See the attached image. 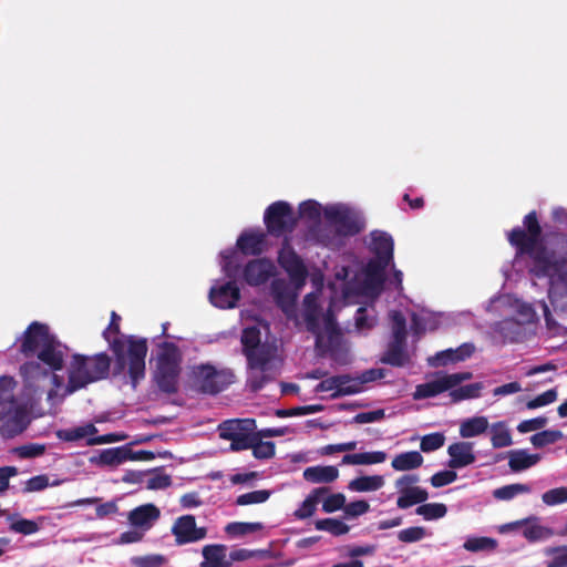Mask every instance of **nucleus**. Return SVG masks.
Wrapping results in <instances>:
<instances>
[{"label": "nucleus", "instance_id": "nucleus-23", "mask_svg": "<svg viewBox=\"0 0 567 567\" xmlns=\"http://www.w3.org/2000/svg\"><path fill=\"white\" fill-rule=\"evenodd\" d=\"M447 454L450 456L447 463L450 468H463L476 461L474 443L472 442H455L447 447Z\"/></svg>", "mask_w": 567, "mask_h": 567}, {"label": "nucleus", "instance_id": "nucleus-59", "mask_svg": "<svg viewBox=\"0 0 567 567\" xmlns=\"http://www.w3.org/2000/svg\"><path fill=\"white\" fill-rule=\"evenodd\" d=\"M171 484V477L163 473H154L146 481V487L148 489H164Z\"/></svg>", "mask_w": 567, "mask_h": 567}, {"label": "nucleus", "instance_id": "nucleus-36", "mask_svg": "<svg viewBox=\"0 0 567 567\" xmlns=\"http://www.w3.org/2000/svg\"><path fill=\"white\" fill-rule=\"evenodd\" d=\"M489 429V423L485 416H472L460 422V436L462 439H472L484 434Z\"/></svg>", "mask_w": 567, "mask_h": 567}, {"label": "nucleus", "instance_id": "nucleus-31", "mask_svg": "<svg viewBox=\"0 0 567 567\" xmlns=\"http://www.w3.org/2000/svg\"><path fill=\"white\" fill-rule=\"evenodd\" d=\"M385 485L383 475H362L348 483V489L354 493H371L381 489Z\"/></svg>", "mask_w": 567, "mask_h": 567}, {"label": "nucleus", "instance_id": "nucleus-2", "mask_svg": "<svg viewBox=\"0 0 567 567\" xmlns=\"http://www.w3.org/2000/svg\"><path fill=\"white\" fill-rule=\"evenodd\" d=\"M524 225L527 231L515 228L508 234L509 243L517 248V255L527 254L530 259V272L536 277L549 279V297L567 296V237L557 236L555 248L548 250L540 241V227L536 214L529 213Z\"/></svg>", "mask_w": 567, "mask_h": 567}, {"label": "nucleus", "instance_id": "nucleus-34", "mask_svg": "<svg viewBox=\"0 0 567 567\" xmlns=\"http://www.w3.org/2000/svg\"><path fill=\"white\" fill-rule=\"evenodd\" d=\"M388 454L383 451H371L346 454L341 460V465H374L386 461Z\"/></svg>", "mask_w": 567, "mask_h": 567}, {"label": "nucleus", "instance_id": "nucleus-56", "mask_svg": "<svg viewBox=\"0 0 567 567\" xmlns=\"http://www.w3.org/2000/svg\"><path fill=\"white\" fill-rule=\"evenodd\" d=\"M546 555L553 557L547 561V567H567V546L549 548Z\"/></svg>", "mask_w": 567, "mask_h": 567}, {"label": "nucleus", "instance_id": "nucleus-29", "mask_svg": "<svg viewBox=\"0 0 567 567\" xmlns=\"http://www.w3.org/2000/svg\"><path fill=\"white\" fill-rule=\"evenodd\" d=\"M473 352L474 346L464 343L456 349H447L436 353V355L430 360V363L432 365H445L451 362L463 361L470 358Z\"/></svg>", "mask_w": 567, "mask_h": 567}, {"label": "nucleus", "instance_id": "nucleus-48", "mask_svg": "<svg viewBox=\"0 0 567 567\" xmlns=\"http://www.w3.org/2000/svg\"><path fill=\"white\" fill-rule=\"evenodd\" d=\"M270 491L267 489H258L249 493L241 494L237 497L236 504L240 506L251 505V504H261L268 501L270 497Z\"/></svg>", "mask_w": 567, "mask_h": 567}, {"label": "nucleus", "instance_id": "nucleus-39", "mask_svg": "<svg viewBox=\"0 0 567 567\" xmlns=\"http://www.w3.org/2000/svg\"><path fill=\"white\" fill-rule=\"evenodd\" d=\"M9 529L12 533L21 534L24 536L33 535L41 528V524L35 520L22 518L18 515L8 516Z\"/></svg>", "mask_w": 567, "mask_h": 567}, {"label": "nucleus", "instance_id": "nucleus-49", "mask_svg": "<svg viewBox=\"0 0 567 567\" xmlns=\"http://www.w3.org/2000/svg\"><path fill=\"white\" fill-rule=\"evenodd\" d=\"M563 437L560 431L545 430L534 434L530 437V442L535 447H543L553 444Z\"/></svg>", "mask_w": 567, "mask_h": 567}, {"label": "nucleus", "instance_id": "nucleus-37", "mask_svg": "<svg viewBox=\"0 0 567 567\" xmlns=\"http://www.w3.org/2000/svg\"><path fill=\"white\" fill-rule=\"evenodd\" d=\"M424 462L422 454L417 451L403 452L395 455L391 462L394 471L406 472L419 468Z\"/></svg>", "mask_w": 567, "mask_h": 567}, {"label": "nucleus", "instance_id": "nucleus-62", "mask_svg": "<svg viewBox=\"0 0 567 567\" xmlns=\"http://www.w3.org/2000/svg\"><path fill=\"white\" fill-rule=\"evenodd\" d=\"M134 564L138 567H159L166 561L162 555H147L143 557H136L133 559Z\"/></svg>", "mask_w": 567, "mask_h": 567}, {"label": "nucleus", "instance_id": "nucleus-54", "mask_svg": "<svg viewBox=\"0 0 567 567\" xmlns=\"http://www.w3.org/2000/svg\"><path fill=\"white\" fill-rule=\"evenodd\" d=\"M346 496L342 493L328 495L322 503V511L324 513H334L339 509L344 511Z\"/></svg>", "mask_w": 567, "mask_h": 567}, {"label": "nucleus", "instance_id": "nucleus-16", "mask_svg": "<svg viewBox=\"0 0 567 567\" xmlns=\"http://www.w3.org/2000/svg\"><path fill=\"white\" fill-rule=\"evenodd\" d=\"M264 220L270 234L280 236L293 230L297 218L291 206L280 200L266 209Z\"/></svg>", "mask_w": 567, "mask_h": 567}, {"label": "nucleus", "instance_id": "nucleus-21", "mask_svg": "<svg viewBox=\"0 0 567 567\" xmlns=\"http://www.w3.org/2000/svg\"><path fill=\"white\" fill-rule=\"evenodd\" d=\"M240 299V291L233 281L216 284L209 290L210 302L220 309L235 308Z\"/></svg>", "mask_w": 567, "mask_h": 567}, {"label": "nucleus", "instance_id": "nucleus-4", "mask_svg": "<svg viewBox=\"0 0 567 567\" xmlns=\"http://www.w3.org/2000/svg\"><path fill=\"white\" fill-rule=\"evenodd\" d=\"M299 214L301 218L311 223L319 221L321 215H324L328 224L311 231V237L323 246L337 245L340 234L347 235L358 231L353 220V212L342 204H332L322 208L318 202L309 199L300 204Z\"/></svg>", "mask_w": 567, "mask_h": 567}, {"label": "nucleus", "instance_id": "nucleus-41", "mask_svg": "<svg viewBox=\"0 0 567 567\" xmlns=\"http://www.w3.org/2000/svg\"><path fill=\"white\" fill-rule=\"evenodd\" d=\"M530 492V485L523 483H514L494 489L493 496L499 501H511L518 495L528 494Z\"/></svg>", "mask_w": 567, "mask_h": 567}, {"label": "nucleus", "instance_id": "nucleus-60", "mask_svg": "<svg viewBox=\"0 0 567 567\" xmlns=\"http://www.w3.org/2000/svg\"><path fill=\"white\" fill-rule=\"evenodd\" d=\"M456 478H457V474L454 471H450V470L440 471L431 477V484L434 487H442V486H445V485H449V484L455 482Z\"/></svg>", "mask_w": 567, "mask_h": 567}, {"label": "nucleus", "instance_id": "nucleus-14", "mask_svg": "<svg viewBox=\"0 0 567 567\" xmlns=\"http://www.w3.org/2000/svg\"><path fill=\"white\" fill-rule=\"evenodd\" d=\"M97 429L92 423H85L56 431V437L64 442H84L86 445H100L121 442L127 439L125 434L110 433L96 435Z\"/></svg>", "mask_w": 567, "mask_h": 567}, {"label": "nucleus", "instance_id": "nucleus-30", "mask_svg": "<svg viewBox=\"0 0 567 567\" xmlns=\"http://www.w3.org/2000/svg\"><path fill=\"white\" fill-rule=\"evenodd\" d=\"M302 476L313 484L331 483L339 477V470L333 465L310 466L303 471Z\"/></svg>", "mask_w": 567, "mask_h": 567}, {"label": "nucleus", "instance_id": "nucleus-7", "mask_svg": "<svg viewBox=\"0 0 567 567\" xmlns=\"http://www.w3.org/2000/svg\"><path fill=\"white\" fill-rule=\"evenodd\" d=\"M118 321L120 317L112 312L110 326L103 334L113 349L117 364L122 370L127 369L132 383L135 386L137 381L144 378L145 373L146 341L127 336L117 337Z\"/></svg>", "mask_w": 567, "mask_h": 567}, {"label": "nucleus", "instance_id": "nucleus-45", "mask_svg": "<svg viewBox=\"0 0 567 567\" xmlns=\"http://www.w3.org/2000/svg\"><path fill=\"white\" fill-rule=\"evenodd\" d=\"M249 449L252 450V454L256 458H270L275 454V444L272 442L261 441L257 433L252 435Z\"/></svg>", "mask_w": 567, "mask_h": 567}, {"label": "nucleus", "instance_id": "nucleus-63", "mask_svg": "<svg viewBox=\"0 0 567 567\" xmlns=\"http://www.w3.org/2000/svg\"><path fill=\"white\" fill-rule=\"evenodd\" d=\"M547 424L546 417H535L523 421L518 424L517 431L519 433H528L543 429Z\"/></svg>", "mask_w": 567, "mask_h": 567}, {"label": "nucleus", "instance_id": "nucleus-50", "mask_svg": "<svg viewBox=\"0 0 567 567\" xmlns=\"http://www.w3.org/2000/svg\"><path fill=\"white\" fill-rule=\"evenodd\" d=\"M542 501L547 506H556L567 503V487L560 486L543 493Z\"/></svg>", "mask_w": 567, "mask_h": 567}, {"label": "nucleus", "instance_id": "nucleus-18", "mask_svg": "<svg viewBox=\"0 0 567 567\" xmlns=\"http://www.w3.org/2000/svg\"><path fill=\"white\" fill-rule=\"evenodd\" d=\"M419 480V476L415 474H406L395 481V487L399 492L396 501L399 508H409L429 498V493L424 488L415 485Z\"/></svg>", "mask_w": 567, "mask_h": 567}, {"label": "nucleus", "instance_id": "nucleus-20", "mask_svg": "<svg viewBox=\"0 0 567 567\" xmlns=\"http://www.w3.org/2000/svg\"><path fill=\"white\" fill-rule=\"evenodd\" d=\"M317 393H329L331 398L350 395L360 392L359 382L352 381L349 375L330 377L322 380L315 389Z\"/></svg>", "mask_w": 567, "mask_h": 567}, {"label": "nucleus", "instance_id": "nucleus-17", "mask_svg": "<svg viewBox=\"0 0 567 567\" xmlns=\"http://www.w3.org/2000/svg\"><path fill=\"white\" fill-rule=\"evenodd\" d=\"M390 318L392 322L393 340L384 353L382 361L392 365L402 367L408 362V355L404 349L405 319L399 311H392Z\"/></svg>", "mask_w": 567, "mask_h": 567}, {"label": "nucleus", "instance_id": "nucleus-24", "mask_svg": "<svg viewBox=\"0 0 567 567\" xmlns=\"http://www.w3.org/2000/svg\"><path fill=\"white\" fill-rule=\"evenodd\" d=\"M161 516L159 509L154 504H144L128 513V522L133 527L145 533L150 530Z\"/></svg>", "mask_w": 567, "mask_h": 567}, {"label": "nucleus", "instance_id": "nucleus-33", "mask_svg": "<svg viewBox=\"0 0 567 567\" xmlns=\"http://www.w3.org/2000/svg\"><path fill=\"white\" fill-rule=\"evenodd\" d=\"M241 342L247 357L250 352L259 350H264V355H270L272 354V351H275V354H277V348L270 346H259L260 330L255 326L246 327L244 329Z\"/></svg>", "mask_w": 567, "mask_h": 567}, {"label": "nucleus", "instance_id": "nucleus-12", "mask_svg": "<svg viewBox=\"0 0 567 567\" xmlns=\"http://www.w3.org/2000/svg\"><path fill=\"white\" fill-rule=\"evenodd\" d=\"M194 385L205 393H218L233 383L234 374L228 369L212 364H198L192 370Z\"/></svg>", "mask_w": 567, "mask_h": 567}, {"label": "nucleus", "instance_id": "nucleus-5", "mask_svg": "<svg viewBox=\"0 0 567 567\" xmlns=\"http://www.w3.org/2000/svg\"><path fill=\"white\" fill-rule=\"evenodd\" d=\"M109 368L110 359L104 353L92 357L74 355L68 367L69 382L62 394L58 393L62 381L54 373L51 374L49 382L53 384L55 389L48 392V401L52 405L61 403L65 395L86 386L89 383L105 378Z\"/></svg>", "mask_w": 567, "mask_h": 567}, {"label": "nucleus", "instance_id": "nucleus-52", "mask_svg": "<svg viewBox=\"0 0 567 567\" xmlns=\"http://www.w3.org/2000/svg\"><path fill=\"white\" fill-rule=\"evenodd\" d=\"M445 443L443 433H431L421 439L420 449L422 452L429 453L441 449Z\"/></svg>", "mask_w": 567, "mask_h": 567}, {"label": "nucleus", "instance_id": "nucleus-13", "mask_svg": "<svg viewBox=\"0 0 567 567\" xmlns=\"http://www.w3.org/2000/svg\"><path fill=\"white\" fill-rule=\"evenodd\" d=\"M247 359V382L254 391H257L276 375L279 359L275 351L270 355H264V350L250 352Z\"/></svg>", "mask_w": 567, "mask_h": 567}, {"label": "nucleus", "instance_id": "nucleus-57", "mask_svg": "<svg viewBox=\"0 0 567 567\" xmlns=\"http://www.w3.org/2000/svg\"><path fill=\"white\" fill-rule=\"evenodd\" d=\"M370 511V504L364 499H358L346 504L344 514L349 518H355L367 514Z\"/></svg>", "mask_w": 567, "mask_h": 567}, {"label": "nucleus", "instance_id": "nucleus-8", "mask_svg": "<svg viewBox=\"0 0 567 567\" xmlns=\"http://www.w3.org/2000/svg\"><path fill=\"white\" fill-rule=\"evenodd\" d=\"M471 378V372H440L434 374L426 382L416 385L412 395L414 400H423L437 396L444 392H449V395L453 402L475 399L481 395L484 386L481 382L465 385L462 384Z\"/></svg>", "mask_w": 567, "mask_h": 567}, {"label": "nucleus", "instance_id": "nucleus-28", "mask_svg": "<svg viewBox=\"0 0 567 567\" xmlns=\"http://www.w3.org/2000/svg\"><path fill=\"white\" fill-rule=\"evenodd\" d=\"M524 529L523 536L528 542H539L550 538L554 535V530L542 524L540 518L537 516H529L523 519Z\"/></svg>", "mask_w": 567, "mask_h": 567}, {"label": "nucleus", "instance_id": "nucleus-58", "mask_svg": "<svg viewBox=\"0 0 567 567\" xmlns=\"http://www.w3.org/2000/svg\"><path fill=\"white\" fill-rule=\"evenodd\" d=\"M557 399V391L555 389H550L545 391L544 393L537 395L535 399L527 402L528 409H537L540 406L548 405L555 402Z\"/></svg>", "mask_w": 567, "mask_h": 567}, {"label": "nucleus", "instance_id": "nucleus-11", "mask_svg": "<svg viewBox=\"0 0 567 567\" xmlns=\"http://www.w3.org/2000/svg\"><path fill=\"white\" fill-rule=\"evenodd\" d=\"M181 353L173 343H163L157 352L155 380L158 386L166 392L175 390L179 373Z\"/></svg>", "mask_w": 567, "mask_h": 567}, {"label": "nucleus", "instance_id": "nucleus-47", "mask_svg": "<svg viewBox=\"0 0 567 567\" xmlns=\"http://www.w3.org/2000/svg\"><path fill=\"white\" fill-rule=\"evenodd\" d=\"M220 267L225 275L233 279L237 275L238 254L235 250H225L220 254Z\"/></svg>", "mask_w": 567, "mask_h": 567}, {"label": "nucleus", "instance_id": "nucleus-55", "mask_svg": "<svg viewBox=\"0 0 567 567\" xmlns=\"http://www.w3.org/2000/svg\"><path fill=\"white\" fill-rule=\"evenodd\" d=\"M384 377H385V371L383 369L373 368V369L367 370V371L362 372L360 375H358L355 378H351V379H352V381H355V383L359 382L360 392H361V391H363V389H364L363 385L365 383L381 380Z\"/></svg>", "mask_w": 567, "mask_h": 567}, {"label": "nucleus", "instance_id": "nucleus-6", "mask_svg": "<svg viewBox=\"0 0 567 567\" xmlns=\"http://www.w3.org/2000/svg\"><path fill=\"white\" fill-rule=\"evenodd\" d=\"M279 265L287 271L290 284L285 280H275L271 286L272 295L278 306L288 318L297 319L296 300L307 278V269L301 258L288 243L279 251Z\"/></svg>", "mask_w": 567, "mask_h": 567}, {"label": "nucleus", "instance_id": "nucleus-51", "mask_svg": "<svg viewBox=\"0 0 567 567\" xmlns=\"http://www.w3.org/2000/svg\"><path fill=\"white\" fill-rule=\"evenodd\" d=\"M431 534L426 528L421 526L409 527L398 533V538L402 543H415L430 536Z\"/></svg>", "mask_w": 567, "mask_h": 567}, {"label": "nucleus", "instance_id": "nucleus-9", "mask_svg": "<svg viewBox=\"0 0 567 567\" xmlns=\"http://www.w3.org/2000/svg\"><path fill=\"white\" fill-rule=\"evenodd\" d=\"M16 382L10 377L0 378V420L2 433L6 436H14L21 433L28 421L29 401H19L13 395Z\"/></svg>", "mask_w": 567, "mask_h": 567}, {"label": "nucleus", "instance_id": "nucleus-53", "mask_svg": "<svg viewBox=\"0 0 567 567\" xmlns=\"http://www.w3.org/2000/svg\"><path fill=\"white\" fill-rule=\"evenodd\" d=\"M463 546L468 551H480L495 548L496 542L488 537H471L464 543Z\"/></svg>", "mask_w": 567, "mask_h": 567}, {"label": "nucleus", "instance_id": "nucleus-38", "mask_svg": "<svg viewBox=\"0 0 567 567\" xmlns=\"http://www.w3.org/2000/svg\"><path fill=\"white\" fill-rule=\"evenodd\" d=\"M327 493V488L319 487L315 488L302 502L300 507L296 509L295 517L298 519H305L313 515L317 505L321 501V497Z\"/></svg>", "mask_w": 567, "mask_h": 567}, {"label": "nucleus", "instance_id": "nucleus-32", "mask_svg": "<svg viewBox=\"0 0 567 567\" xmlns=\"http://www.w3.org/2000/svg\"><path fill=\"white\" fill-rule=\"evenodd\" d=\"M542 460L539 454H532L527 450H513L508 453V466L513 472L528 470Z\"/></svg>", "mask_w": 567, "mask_h": 567}, {"label": "nucleus", "instance_id": "nucleus-19", "mask_svg": "<svg viewBox=\"0 0 567 567\" xmlns=\"http://www.w3.org/2000/svg\"><path fill=\"white\" fill-rule=\"evenodd\" d=\"M171 532L178 546L197 543L207 536V528L198 527L193 515H183L176 518Z\"/></svg>", "mask_w": 567, "mask_h": 567}, {"label": "nucleus", "instance_id": "nucleus-10", "mask_svg": "<svg viewBox=\"0 0 567 567\" xmlns=\"http://www.w3.org/2000/svg\"><path fill=\"white\" fill-rule=\"evenodd\" d=\"M535 322V311L528 305H519L516 318L497 322L493 328L494 339L501 342H516L532 331Z\"/></svg>", "mask_w": 567, "mask_h": 567}, {"label": "nucleus", "instance_id": "nucleus-3", "mask_svg": "<svg viewBox=\"0 0 567 567\" xmlns=\"http://www.w3.org/2000/svg\"><path fill=\"white\" fill-rule=\"evenodd\" d=\"M21 351L25 357L38 359L21 367L25 390L31 394L49 381L53 371L62 368L64 353L62 346L50 333L48 326L39 322L31 323L24 332Z\"/></svg>", "mask_w": 567, "mask_h": 567}, {"label": "nucleus", "instance_id": "nucleus-25", "mask_svg": "<svg viewBox=\"0 0 567 567\" xmlns=\"http://www.w3.org/2000/svg\"><path fill=\"white\" fill-rule=\"evenodd\" d=\"M450 315L434 313L427 309H422L412 316V329L415 333L435 330L446 323Z\"/></svg>", "mask_w": 567, "mask_h": 567}, {"label": "nucleus", "instance_id": "nucleus-40", "mask_svg": "<svg viewBox=\"0 0 567 567\" xmlns=\"http://www.w3.org/2000/svg\"><path fill=\"white\" fill-rule=\"evenodd\" d=\"M491 442L494 449L507 447L513 444L512 435L504 422L491 426Z\"/></svg>", "mask_w": 567, "mask_h": 567}, {"label": "nucleus", "instance_id": "nucleus-26", "mask_svg": "<svg viewBox=\"0 0 567 567\" xmlns=\"http://www.w3.org/2000/svg\"><path fill=\"white\" fill-rule=\"evenodd\" d=\"M202 555L204 560L200 563V567H230L226 545H206L202 549Z\"/></svg>", "mask_w": 567, "mask_h": 567}, {"label": "nucleus", "instance_id": "nucleus-43", "mask_svg": "<svg viewBox=\"0 0 567 567\" xmlns=\"http://www.w3.org/2000/svg\"><path fill=\"white\" fill-rule=\"evenodd\" d=\"M264 528L261 523L234 522L225 527V532L231 537H241L247 534L259 532Z\"/></svg>", "mask_w": 567, "mask_h": 567}, {"label": "nucleus", "instance_id": "nucleus-46", "mask_svg": "<svg viewBox=\"0 0 567 567\" xmlns=\"http://www.w3.org/2000/svg\"><path fill=\"white\" fill-rule=\"evenodd\" d=\"M447 508L442 503H429L420 505L416 508V514L423 516L426 520L442 518L446 515Z\"/></svg>", "mask_w": 567, "mask_h": 567}, {"label": "nucleus", "instance_id": "nucleus-22", "mask_svg": "<svg viewBox=\"0 0 567 567\" xmlns=\"http://www.w3.org/2000/svg\"><path fill=\"white\" fill-rule=\"evenodd\" d=\"M276 267L268 259H255L249 261L243 269V278L249 286L265 284L275 275Z\"/></svg>", "mask_w": 567, "mask_h": 567}, {"label": "nucleus", "instance_id": "nucleus-61", "mask_svg": "<svg viewBox=\"0 0 567 567\" xmlns=\"http://www.w3.org/2000/svg\"><path fill=\"white\" fill-rule=\"evenodd\" d=\"M358 442L357 441H349L344 443H338V444H329L321 449L322 455H332L334 453L340 452H350L357 450Z\"/></svg>", "mask_w": 567, "mask_h": 567}, {"label": "nucleus", "instance_id": "nucleus-44", "mask_svg": "<svg viewBox=\"0 0 567 567\" xmlns=\"http://www.w3.org/2000/svg\"><path fill=\"white\" fill-rule=\"evenodd\" d=\"M316 529L328 532L334 536L344 535L349 532V526L336 518H323L315 523Z\"/></svg>", "mask_w": 567, "mask_h": 567}, {"label": "nucleus", "instance_id": "nucleus-42", "mask_svg": "<svg viewBox=\"0 0 567 567\" xmlns=\"http://www.w3.org/2000/svg\"><path fill=\"white\" fill-rule=\"evenodd\" d=\"M354 322L355 330L361 334H365L377 323L374 310L372 308H359L354 317Z\"/></svg>", "mask_w": 567, "mask_h": 567}, {"label": "nucleus", "instance_id": "nucleus-64", "mask_svg": "<svg viewBox=\"0 0 567 567\" xmlns=\"http://www.w3.org/2000/svg\"><path fill=\"white\" fill-rule=\"evenodd\" d=\"M384 415V410L379 409L374 411L361 412L357 414L353 420L358 424H367L381 421Z\"/></svg>", "mask_w": 567, "mask_h": 567}, {"label": "nucleus", "instance_id": "nucleus-27", "mask_svg": "<svg viewBox=\"0 0 567 567\" xmlns=\"http://www.w3.org/2000/svg\"><path fill=\"white\" fill-rule=\"evenodd\" d=\"M266 235L262 231H244L237 239V247L245 255H258L266 249Z\"/></svg>", "mask_w": 567, "mask_h": 567}, {"label": "nucleus", "instance_id": "nucleus-15", "mask_svg": "<svg viewBox=\"0 0 567 567\" xmlns=\"http://www.w3.org/2000/svg\"><path fill=\"white\" fill-rule=\"evenodd\" d=\"M255 420H228L218 426L219 436L230 441V450L234 452L249 450L255 434Z\"/></svg>", "mask_w": 567, "mask_h": 567}, {"label": "nucleus", "instance_id": "nucleus-35", "mask_svg": "<svg viewBox=\"0 0 567 567\" xmlns=\"http://www.w3.org/2000/svg\"><path fill=\"white\" fill-rule=\"evenodd\" d=\"M128 455L126 446L106 449L100 452L97 456L91 457V463L101 466H117L127 462Z\"/></svg>", "mask_w": 567, "mask_h": 567}, {"label": "nucleus", "instance_id": "nucleus-1", "mask_svg": "<svg viewBox=\"0 0 567 567\" xmlns=\"http://www.w3.org/2000/svg\"><path fill=\"white\" fill-rule=\"evenodd\" d=\"M370 250L374 258L362 265L352 256L337 266L334 279L330 282L331 300L323 310L319 293L323 286V275L320 271L311 274V281L317 291L308 293L303 300L302 318L307 329L316 336V346L322 353L329 352L337 361L341 334L337 329L332 308L339 302L358 303L360 298L373 300L382 289L385 268L393 259V240L383 231H372Z\"/></svg>", "mask_w": 567, "mask_h": 567}]
</instances>
